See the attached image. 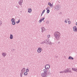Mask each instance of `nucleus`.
I'll return each mask as SVG.
<instances>
[{
  "mask_svg": "<svg viewBox=\"0 0 77 77\" xmlns=\"http://www.w3.org/2000/svg\"><path fill=\"white\" fill-rule=\"evenodd\" d=\"M46 10H47H47H48V8H46Z\"/></svg>",
  "mask_w": 77,
  "mask_h": 77,
  "instance_id": "38",
  "label": "nucleus"
},
{
  "mask_svg": "<svg viewBox=\"0 0 77 77\" xmlns=\"http://www.w3.org/2000/svg\"><path fill=\"white\" fill-rule=\"evenodd\" d=\"M24 75H27V72H25L24 73Z\"/></svg>",
  "mask_w": 77,
  "mask_h": 77,
  "instance_id": "23",
  "label": "nucleus"
},
{
  "mask_svg": "<svg viewBox=\"0 0 77 77\" xmlns=\"http://www.w3.org/2000/svg\"><path fill=\"white\" fill-rule=\"evenodd\" d=\"M54 8L56 11H59L60 8V6L59 5H57L54 6Z\"/></svg>",
  "mask_w": 77,
  "mask_h": 77,
  "instance_id": "3",
  "label": "nucleus"
},
{
  "mask_svg": "<svg viewBox=\"0 0 77 77\" xmlns=\"http://www.w3.org/2000/svg\"><path fill=\"white\" fill-rule=\"evenodd\" d=\"M44 43H45V41L42 42L40 43V44H43Z\"/></svg>",
  "mask_w": 77,
  "mask_h": 77,
  "instance_id": "24",
  "label": "nucleus"
},
{
  "mask_svg": "<svg viewBox=\"0 0 77 77\" xmlns=\"http://www.w3.org/2000/svg\"><path fill=\"white\" fill-rule=\"evenodd\" d=\"M46 23L48 24H49V21H47L46 22Z\"/></svg>",
  "mask_w": 77,
  "mask_h": 77,
  "instance_id": "33",
  "label": "nucleus"
},
{
  "mask_svg": "<svg viewBox=\"0 0 77 77\" xmlns=\"http://www.w3.org/2000/svg\"><path fill=\"white\" fill-rule=\"evenodd\" d=\"M16 7H17V8H18V6H16Z\"/></svg>",
  "mask_w": 77,
  "mask_h": 77,
  "instance_id": "42",
  "label": "nucleus"
},
{
  "mask_svg": "<svg viewBox=\"0 0 77 77\" xmlns=\"http://www.w3.org/2000/svg\"><path fill=\"white\" fill-rule=\"evenodd\" d=\"M24 73L23 72H21L20 73V77H23V74Z\"/></svg>",
  "mask_w": 77,
  "mask_h": 77,
  "instance_id": "19",
  "label": "nucleus"
},
{
  "mask_svg": "<svg viewBox=\"0 0 77 77\" xmlns=\"http://www.w3.org/2000/svg\"><path fill=\"white\" fill-rule=\"evenodd\" d=\"M48 5H49L50 6L51 8L52 6H53V4H51V3L50 2H49L48 3Z\"/></svg>",
  "mask_w": 77,
  "mask_h": 77,
  "instance_id": "14",
  "label": "nucleus"
},
{
  "mask_svg": "<svg viewBox=\"0 0 77 77\" xmlns=\"http://www.w3.org/2000/svg\"><path fill=\"white\" fill-rule=\"evenodd\" d=\"M68 24H70V23H69V21H68Z\"/></svg>",
  "mask_w": 77,
  "mask_h": 77,
  "instance_id": "39",
  "label": "nucleus"
},
{
  "mask_svg": "<svg viewBox=\"0 0 77 77\" xmlns=\"http://www.w3.org/2000/svg\"><path fill=\"white\" fill-rule=\"evenodd\" d=\"M12 22L13 25H15V21H12Z\"/></svg>",
  "mask_w": 77,
  "mask_h": 77,
  "instance_id": "20",
  "label": "nucleus"
},
{
  "mask_svg": "<svg viewBox=\"0 0 77 77\" xmlns=\"http://www.w3.org/2000/svg\"><path fill=\"white\" fill-rule=\"evenodd\" d=\"M50 74H51V73H50V71H49V72H48L47 73L48 75H50Z\"/></svg>",
  "mask_w": 77,
  "mask_h": 77,
  "instance_id": "25",
  "label": "nucleus"
},
{
  "mask_svg": "<svg viewBox=\"0 0 77 77\" xmlns=\"http://www.w3.org/2000/svg\"><path fill=\"white\" fill-rule=\"evenodd\" d=\"M26 71L27 72H29V69H26Z\"/></svg>",
  "mask_w": 77,
  "mask_h": 77,
  "instance_id": "29",
  "label": "nucleus"
},
{
  "mask_svg": "<svg viewBox=\"0 0 77 77\" xmlns=\"http://www.w3.org/2000/svg\"><path fill=\"white\" fill-rule=\"evenodd\" d=\"M44 72H42L41 73V76L42 77H47L48 76V75L47 74V70H43Z\"/></svg>",
  "mask_w": 77,
  "mask_h": 77,
  "instance_id": "2",
  "label": "nucleus"
},
{
  "mask_svg": "<svg viewBox=\"0 0 77 77\" xmlns=\"http://www.w3.org/2000/svg\"><path fill=\"white\" fill-rule=\"evenodd\" d=\"M41 29L42 33H44V32L45 31V28L44 27H42Z\"/></svg>",
  "mask_w": 77,
  "mask_h": 77,
  "instance_id": "9",
  "label": "nucleus"
},
{
  "mask_svg": "<svg viewBox=\"0 0 77 77\" xmlns=\"http://www.w3.org/2000/svg\"><path fill=\"white\" fill-rule=\"evenodd\" d=\"M68 22V20H66L65 21V22L66 23H67Z\"/></svg>",
  "mask_w": 77,
  "mask_h": 77,
  "instance_id": "32",
  "label": "nucleus"
},
{
  "mask_svg": "<svg viewBox=\"0 0 77 77\" xmlns=\"http://www.w3.org/2000/svg\"><path fill=\"white\" fill-rule=\"evenodd\" d=\"M25 70H26V69L25 68H23L21 70V72H23V73H24V72H25Z\"/></svg>",
  "mask_w": 77,
  "mask_h": 77,
  "instance_id": "11",
  "label": "nucleus"
},
{
  "mask_svg": "<svg viewBox=\"0 0 77 77\" xmlns=\"http://www.w3.org/2000/svg\"><path fill=\"white\" fill-rule=\"evenodd\" d=\"M6 53H5V52H3L2 53V56H3V57H5L6 56Z\"/></svg>",
  "mask_w": 77,
  "mask_h": 77,
  "instance_id": "12",
  "label": "nucleus"
},
{
  "mask_svg": "<svg viewBox=\"0 0 77 77\" xmlns=\"http://www.w3.org/2000/svg\"><path fill=\"white\" fill-rule=\"evenodd\" d=\"M76 26H77V22H76Z\"/></svg>",
  "mask_w": 77,
  "mask_h": 77,
  "instance_id": "41",
  "label": "nucleus"
},
{
  "mask_svg": "<svg viewBox=\"0 0 77 77\" xmlns=\"http://www.w3.org/2000/svg\"><path fill=\"white\" fill-rule=\"evenodd\" d=\"M32 12V9L30 8H28V12L29 13H30Z\"/></svg>",
  "mask_w": 77,
  "mask_h": 77,
  "instance_id": "15",
  "label": "nucleus"
},
{
  "mask_svg": "<svg viewBox=\"0 0 77 77\" xmlns=\"http://www.w3.org/2000/svg\"><path fill=\"white\" fill-rule=\"evenodd\" d=\"M42 20H41V19L39 20V23H41V22H42Z\"/></svg>",
  "mask_w": 77,
  "mask_h": 77,
  "instance_id": "31",
  "label": "nucleus"
},
{
  "mask_svg": "<svg viewBox=\"0 0 77 77\" xmlns=\"http://www.w3.org/2000/svg\"><path fill=\"white\" fill-rule=\"evenodd\" d=\"M50 68V66L49 65H46L45 66V69H43V70H45V71H48L47 69H49Z\"/></svg>",
  "mask_w": 77,
  "mask_h": 77,
  "instance_id": "5",
  "label": "nucleus"
},
{
  "mask_svg": "<svg viewBox=\"0 0 77 77\" xmlns=\"http://www.w3.org/2000/svg\"><path fill=\"white\" fill-rule=\"evenodd\" d=\"M72 71H76V72H77V69H76L75 68H72Z\"/></svg>",
  "mask_w": 77,
  "mask_h": 77,
  "instance_id": "13",
  "label": "nucleus"
},
{
  "mask_svg": "<svg viewBox=\"0 0 77 77\" xmlns=\"http://www.w3.org/2000/svg\"><path fill=\"white\" fill-rule=\"evenodd\" d=\"M2 20H0V26H2Z\"/></svg>",
  "mask_w": 77,
  "mask_h": 77,
  "instance_id": "26",
  "label": "nucleus"
},
{
  "mask_svg": "<svg viewBox=\"0 0 77 77\" xmlns=\"http://www.w3.org/2000/svg\"><path fill=\"white\" fill-rule=\"evenodd\" d=\"M66 72H72V71L69 68H67L66 70H64V73Z\"/></svg>",
  "mask_w": 77,
  "mask_h": 77,
  "instance_id": "6",
  "label": "nucleus"
},
{
  "mask_svg": "<svg viewBox=\"0 0 77 77\" xmlns=\"http://www.w3.org/2000/svg\"><path fill=\"white\" fill-rule=\"evenodd\" d=\"M11 21L12 22V21H15V19L14 18H12L11 19Z\"/></svg>",
  "mask_w": 77,
  "mask_h": 77,
  "instance_id": "22",
  "label": "nucleus"
},
{
  "mask_svg": "<svg viewBox=\"0 0 77 77\" xmlns=\"http://www.w3.org/2000/svg\"><path fill=\"white\" fill-rule=\"evenodd\" d=\"M67 20H69V18H68L67 19Z\"/></svg>",
  "mask_w": 77,
  "mask_h": 77,
  "instance_id": "40",
  "label": "nucleus"
},
{
  "mask_svg": "<svg viewBox=\"0 0 77 77\" xmlns=\"http://www.w3.org/2000/svg\"><path fill=\"white\" fill-rule=\"evenodd\" d=\"M58 44H60V42H58Z\"/></svg>",
  "mask_w": 77,
  "mask_h": 77,
  "instance_id": "43",
  "label": "nucleus"
},
{
  "mask_svg": "<svg viewBox=\"0 0 77 77\" xmlns=\"http://www.w3.org/2000/svg\"><path fill=\"white\" fill-rule=\"evenodd\" d=\"M45 44H50L51 43V41H50L49 39H47L46 40H45Z\"/></svg>",
  "mask_w": 77,
  "mask_h": 77,
  "instance_id": "4",
  "label": "nucleus"
},
{
  "mask_svg": "<svg viewBox=\"0 0 77 77\" xmlns=\"http://www.w3.org/2000/svg\"><path fill=\"white\" fill-rule=\"evenodd\" d=\"M48 10L50 9V7H48Z\"/></svg>",
  "mask_w": 77,
  "mask_h": 77,
  "instance_id": "36",
  "label": "nucleus"
},
{
  "mask_svg": "<svg viewBox=\"0 0 77 77\" xmlns=\"http://www.w3.org/2000/svg\"><path fill=\"white\" fill-rule=\"evenodd\" d=\"M41 51H42V48H38L37 50V52L39 53H40L41 52Z\"/></svg>",
  "mask_w": 77,
  "mask_h": 77,
  "instance_id": "8",
  "label": "nucleus"
},
{
  "mask_svg": "<svg viewBox=\"0 0 77 77\" xmlns=\"http://www.w3.org/2000/svg\"><path fill=\"white\" fill-rule=\"evenodd\" d=\"M20 22V20L19 19L18 21L16 22V23L17 24H18Z\"/></svg>",
  "mask_w": 77,
  "mask_h": 77,
  "instance_id": "21",
  "label": "nucleus"
},
{
  "mask_svg": "<svg viewBox=\"0 0 77 77\" xmlns=\"http://www.w3.org/2000/svg\"><path fill=\"white\" fill-rule=\"evenodd\" d=\"M44 19H45V18L43 17V18H42V19H41L42 21H43V20H44Z\"/></svg>",
  "mask_w": 77,
  "mask_h": 77,
  "instance_id": "34",
  "label": "nucleus"
},
{
  "mask_svg": "<svg viewBox=\"0 0 77 77\" xmlns=\"http://www.w3.org/2000/svg\"><path fill=\"white\" fill-rule=\"evenodd\" d=\"M55 57H56V58H57V56H55Z\"/></svg>",
  "mask_w": 77,
  "mask_h": 77,
  "instance_id": "37",
  "label": "nucleus"
},
{
  "mask_svg": "<svg viewBox=\"0 0 77 77\" xmlns=\"http://www.w3.org/2000/svg\"><path fill=\"white\" fill-rule=\"evenodd\" d=\"M49 12H50V10H47V14H49Z\"/></svg>",
  "mask_w": 77,
  "mask_h": 77,
  "instance_id": "27",
  "label": "nucleus"
},
{
  "mask_svg": "<svg viewBox=\"0 0 77 77\" xmlns=\"http://www.w3.org/2000/svg\"><path fill=\"white\" fill-rule=\"evenodd\" d=\"M14 50H15V49H12L11 51H14Z\"/></svg>",
  "mask_w": 77,
  "mask_h": 77,
  "instance_id": "35",
  "label": "nucleus"
},
{
  "mask_svg": "<svg viewBox=\"0 0 77 77\" xmlns=\"http://www.w3.org/2000/svg\"><path fill=\"white\" fill-rule=\"evenodd\" d=\"M69 59H72V60H73L74 59V58L72 57L69 56L68 58Z\"/></svg>",
  "mask_w": 77,
  "mask_h": 77,
  "instance_id": "17",
  "label": "nucleus"
},
{
  "mask_svg": "<svg viewBox=\"0 0 77 77\" xmlns=\"http://www.w3.org/2000/svg\"><path fill=\"white\" fill-rule=\"evenodd\" d=\"M45 10H44L43 11L42 13L41 14V17H42V15H43V14H44V12H45Z\"/></svg>",
  "mask_w": 77,
  "mask_h": 77,
  "instance_id": "18",
  "label": "nucleus"
},
{
  "mask_svg": "<svg viewBox=\"0 0 77 77\" xmlns=\"http://www.w3.org/2000/svg\"><path fill=\"white\" fill-rule=\"evenodd\" d=\"M23 2V0H20L18 2V4L19 5L21 6L22 5V3Z\"/></svg>",
  "mask_w": 77,
  "mask_h": 77,
  "instance_id": "7",
  "label": "nucleus"
},
{
  "mask_svg": "<svg viewBox=\"0 0 77 77\" xmlns=\"http://www.w3.org/2000/svg\"><path fill=\"white\" fill-rule=\"evenodd\" d=\"M54 36L56 40H59L60 39V33L59 32H55Z\"/></svg>",
  "mask_w": 77,
  "mask_h": 77,
  "instance_id": "1",
  "label": "nucleus"
},
{
  "mask_svg": "<svg viewBox=\"0 0 77 77\" xmlns=\"http://www.w3.org/2000/svg\"><path fill=\"white\" fill-rule=\"evenodd\" d=\"M65 72V71H60V73H64Z\"/></svg>",
  "mask_w": 77,
  "mask_h": 77,
  "instance_id": "28",
  "label": "nucleus"
},
{
  "mask_svg": "<svg viewBox=\"0 0 77 77\" xmlns=\"http://www.w3.org/2000/svg\"><path fill=\"white\" fill-rule=\"evenodd\" d=\"M10 38L11 39H13V35H12V34L10 35Z\"/></svg>",
  "mask_w": 77,
  "mask_h": 77,
  "instance_id": "16",
  "label": "nucleus"
},
{
  "mask_svg": "<svg viewBox=\"0 0 77 77\" xmlns=\"http://www.w3.org/2000/svg\"><path fill=\"white\" fill-rule=\"evenodd\" d=\"M47 36L48 38H50V35H47Z\"/></svg>",
  "mask_w": 77,
  "mask_h": 77,
  "instance_id": "30",
  "label": "nucleus"
},
{
  "mask_svg": "<svg viewBox=\"0 0 77 77\" xmlns=\"http://www.w3.org/2000/svg\"><path fill=\"white\" fill-rule=\"evenodd\" d=\"M73 29L74 32H77V28H76V26L73 27Z\"/></svg>",
  "mask_w": 77,
  "mask_h": 77,
  "instance_id": "10",
  "label": "nucleus"
}]
</instances>
